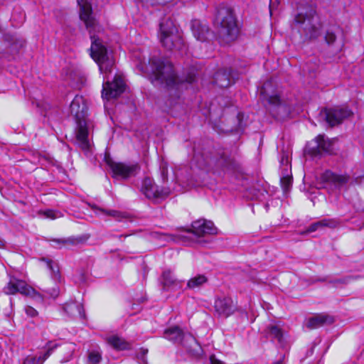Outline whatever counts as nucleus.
Here are the masks:
<instances>
[{
  "mask_svg": "<svg viewBox=\"0 0 364 364\" xmlns=\"http://www.w3.org/2000/svg\"><path fill=\"white\" fill-rule=\"evenodd\" d=\"M141 191L147 198L153 200L163 199L170 193L169 190L157 186L149 178L143 180Z\"/></svg>",
  "mask_w": 364,
  "mask_h": 364,
  "instance_id": "obj_11",
  "label": "nucleus"
},
{
  "mask_svg": "<svg viewBox=\"0 0 364 364\" xmlns=\"http://www.w3.org/2000/svg\"><path fill=\"white\" fill-rule=\"evenodd\" d=\"M43 259V261L46 262H47V264H48V267H49L50 269H52V264H51L52 261H51V260H49V259H44V258H43V259Z\"/></svg>",
  "mask_w": 364,
  "mask_h": 364,
  "instance_id": "obj_41",
  "label": "nucleus"
},
{
  "mask_svg": "<svg viewBox=\"0 0 364 364\" xmlns=\"http://www.w3.org/2000/svg\"><path fill=\"white\" fill-rule=\"evenodd\" d=\"M211 364H225L223 361L217 359L214 355L210 357Z\"/></svg>",
  "mask_w": 364,
  "mask_h": 364,
  "instance_id": "obj_36",
  "label": "nucleus"
},
{
  "mask_svg": "<svg viewBox=\"0 0 364 364\" xmlns=\"http://www.w3.org/2000/svg\"><path fill=\"white\" fill-rule=\"evenodd\" d=\"M333 142V139H328L324 134H320L314 139L315 145L306 146L305 153L315 157L321 155L323 152L333 154L334 153Z\"/></svg>",
  "mask_w": 364,
  "mask_h": 364,
  "instance_id": "obj_9",
  "label": "nucleus"
},
{
  "mask_svg": "<svg viewBox=\"0 0 364 364\" xmlns=\"http://www.w3.org/2000/svg\"><path fill=\"white\" fill-rule=\"evenodd\" d=\"M207 282L208 278L204 274H198L188 281L187 287L191 289L199 288Z\"/></svg>",
  "mask_w": 364,
  "mask_h": 364,
  "instance_id": "obj_26",
  "label": "nucleus"
},
{
  "mask_svg": "<svg viewBox=\"0 0 364 364\" xmlns=\"http://www.w3.org/2000/svg\"><path fill=\"white\" fill-rule=\"evenodd\" d=\"M99 210L107 215H109L115 218H119L122 215V213L120 212L114 210H106L104 209H99Z\"/></svg>",
  "mask_w": 364,
  "mask_h": 364,
  "instance_id": "obj_32",
  "label": "nucleus"
},
{
  "mask_svg": "<svg viewBox=\"0 0 364 364\" xmlns=\"http://www.w3.org/2000/svg\"><path fill=\"white\" fill-rule=\"evenodd\" d=\"M187 232H191L197 237L213 235L216 232V229L211 221L198 220L193 222L191 228L185 230Z\"/></svg>",
  "mask_w": 364,
  "mask_h": 364,
  "instance_id": "obj_14",
  "label": "nucleus"
},
{
  "mask_svg": "<svg viewBox=\"0 0 364 364\" xmlns=\"http://www.w3.org/2000/svg\"><path fill=\"white\" fill-rule=\"evenodd\" d=\"M64 310L71 316H76L77 314L82 317L84 316L82 306L77 303L66 304L64 306Z\"/></svg>",
  "mask_w": 364,
  "mask_h": 364,
  "instance_id": "obj_25",
  "label": "nucleus"
},
{
  "mask_svg": "<svg viewBox=\"0 0 364 364\" xmlns=\"http://www.w3.org/2000/svg\"><path fill=\"white\" fill-rule=\"evenodd\" d=\"M125 83L122 77L115 75L112 82L108 80L103 85L102 97L109 100L119 96L125 90Z\"/></svg>",
  "mask_w": 364,
  "mask_h": 364,
  "instance_id": "obj_12",
  "label": "nucleus"
},
{
  "mask_svg": "<svg viewBox=\"0 0 364 364\" xmlns=\"http://www.w3.org/2000/svg\"><path fill=\"white\" fill-rule=\"evenodd\" d=\"M216 22L219 24L218 35L222 42L229 43L236 39L238 28L235 18L230 11L220 9L217 14Z\"/></svg>",
  "mask_w": 364,
  "mask_h": 364,
  "instance_id": "obj_4",
  "label": "nucleus"
},
{
  "mask_svg": "<svg viewBox=\"0 0 364 364\" xmlns=\"http://www.w3.org/2000/svg\"><path fill=\"white\" fill-rule=\"evenodd\" d=\"M106 162L112 171V177L116 179H127L135 176L139 171V166L136 164L115 162L110 159Z\"/></svg>",
  "mask_w": 364,
  "mask_h": 364,
  "instance_id": "obj_8",
  "label": "nucleus"
},
{
  "mask_svg": "<svg viewBox=\"0 0 364 364\" xmlns=\"http://www.w3.org/2000/svg\"><path fill=\"white\" fill-rule=\"evenodd\" d=\"M141 1L146 4L154 5L160 3L159 0H141Z\"/></svg>",
  "mask_w": 364,
  "mask_h": 364,
  "instance_id": "obj_37",
  "label": "nucleus"
},
{
  "mask_svg": "<svg viewBox=\"0 0 364 364\" xmlns=\"http://www.w3.org/2000/svg\"><path fill=\"white\" fill-rule=\"evenodd\" d=\"M165 337L175 343L183 342V344L194 356H200L202 348L196 339L191 334L184 335L178 326H172L164 331Z\"/></svg>",
  "mask_w": 364,
  "mask_h": 364,
  "instance_id": "obj_6",
  "label": "nucleus"
},
{
  "mask_svg": "<svg viewBox=\"0 0 364 364\" xmlns=\"http://www.w3.org/2000/svg\"><path fill=\"white\" fill-rule=\"evenodd\" d=\"M295 22L305 41L316 38L321 34V24L315 9L311 6L308 11L299 12L295 17Z\"/></svg>",
  "mask_w": 364,
  "mask_h": 364,
  "instance_id": "obj_3",
  "label": "nucleus"
},
{
  "mask_svg": "<svg viewBox=\"0 0 364 364\" xmlns=\"http://www.w3.org/2000/svg\"><path fill=\"white\" fill-rule=\"evenodd\" d=\"M43 215L50 219H55L61 216L59 212L53 210H48L46 211H44Z\"/></svg>",
  "mask_w": 364,
  "mask_h": 364,
  "instance_id": "obj_31",
  "label": "nucleus"
},
{
  "mask_svg": "<svg viewBox=\"0 0 364 364\" xmlns=\"http://www.w3.org/2000/svg\"><path fill=\"white\" fill-rule=\"evenodd\" d=\"M107 341L110 346L117 350H124L129 347V344L118 336H111Z\"/></svg>",
  "mask_w": 364,
  "mask_h": 364,
  "instance_id": "obj_27",
  "label": "nucleus"
},
{
  "mask_svg": "<svg viewBox=\"0 0 364 364\" xmlns=\"http://www.w3.org/2000/svg\"><path fill=\"white\" fill-rule=\"evenodd\" d=\"M162 285L163 288L167 291H174L181 288V281L175 278L172 272L166 269L163 272L162 276Z\"/></svg>",
  "mask_w": 364,
  "mask_h": 364,
  "instance_id": "obj_16",
  "label": "nucleus"
},
{
  "mask_svg": "<svg viewBox=\"0 0 364 364\" xmlns=\"http://www.w3.org/2000/svg\"><path fill=\"white\" fill-rule=\"evenodd\" d=\"M4 291L6 294L20 293L36 299L43 300V296L39 292L28 286L24 281L16 279H11L4 287Z\"/></svg>",
  "mask_w": 364,
  "mask_h": 364,
  "instance_id": "obj_7",
  "label": "nucleus"
},
{
  "mask_svg": "<svg viewBox=\"0 0 364 364\" xmlns=\"http://www.w3.org/2000/svg\"><path fill=\"white\" fill-rule=\"evenodd\" d=\"M191 30L195 38L200 41H205L208 38L209 28L205 23L198 20H193L191 22Z\"/></svg>",
  "mask_w": 364,
  "mask_h": 364,
  "instance_id": "obj_18",
  "label": "nucleus"
},
{
  "mask_svg": "<svg viewBox=\"0 0 364 364\" xmlns=\"http://www.w3.org/2000/svg\"><path fill=\"white\" fill-rule=\"evenodd\" d=\"M70 112L77 120L82 121L87 114V105L82 96L76 95L73 100L70 106Z\"/></svg>",
  "mask_w": 364,
  "mask_h": 364,
  "instance_id": "obj_15",
  "label": "nucleus"
},
{
  "mask_svg": "<svg viewBox=\"0 0 364 364\" xmlns=\"http://www.w3.org/2000/svg\"><path fill=\"white\" fill-rule=\"evenodd\" d=\"M186 80L188 81V83H191L194 80V79L193 77H190Z\"/></svg>",
  "mask_w": 364,
  "mask_h": 364,
  "instance_id": "obj_44",
  "label": "nucleus"
},
{
  "mask_svg": "<svg viewBox=\"0 0 364 364\" xmlns=\"http://www.w3.org/2000/svg\"><path fill=\"white\" fill-rule=\"evenodd\" d=\"M102 359L101 354L98 351H91L88 355V360L91 364H97Z\"/></svg>",
  "mask_w": 364,
  "mask_h": 364,
  "instance_id": "obj_30",
  "label": "nucleus"
},
{
  "mask_svg": "<svg viewBox=\"0 0 364 364\" xmlns=\"http://www.w3.org/2000/svg\"><path fill=\"white\" fill-rule=\"evenodd\" d=\"M321 114L331 127H333L350 117L353 112L348 107H336L324 109L321 112Z\"/></svg>",
  "mask_w": 364,
  "mask_h": 364,
  "instance_id": "obj_10",
  "label": "nucleus"
},
{
  "mask_svg": "<svg viewBox=\"0 0 364 364\" xmlns=\"http://www.w3.org/2000/svg\"><path fill=\"white\" fill-rule=\"evenodd\" d=\"M270 84L271 83L269 82H267L264 84V85L261 88V91H260L261 95H263L264 99L267 100L269 102V103L272 104V105H279L280 100L277 95L269 96L267 94L266 90H267V87H269L270 85Z\"/></svg>",
  "mask_w": 364,
  "mask_h": 364,
  "instance_id": "obj_28",
  "label": "nucleus"
},
{
  "mask_svg": "<svg viewBox=\"0 0 364 364\" xmlns=\"http://www.w3.org/2000/svg\"><path fill=\"white\" fill-rule=\"evenodd\" d=\"M266 336L272 339H277L279 343L283 342V332L279 326L275 325L269 326L265 330Z\"/></svg>",
  "mask_w": 364,
  "mask_h": 364,
  "instance_id": "obj_24",
  "label": "nucleus"
},
{
  "mask_svg": "<svg viewBox=\"0 0 364 364\" xmlns=\"http://www.w3.org/2000/svg\"><path fill=\"white\" fill-rule=\"evenodd\" d=\"M340 225V221L337 218H323L309 226L306 232H312L323 228L334 229Z\"/></svg>",
  "mask_w": 364,
  "mask_h": 364,
  "instance_id": "obj_17",
  "label": "nucleus"
},
{
  "mask_svg": "<svg viewBox=\"0 0 364 364\" xmlns=\"http://www.w3.org/2000/svg\"><path fill=\"white\" fill-rule=\"evenodd\" d=\"M149 64L151 68L150 70H148L147 67L144 69L141 65L137 66L142 72H150L153 75L155 81L164 85L170 90H174L176 97H178L179 90L185 82L178 79L173 70V65L167 60H161L156 57L150 58Z\"/></svg>",
  "mask_w": 364,
  "mask_h": 364,
  "instance_id": "obj_2",
  "label": "nucleus"
},
{
  "mask_svg": "<svg viewBox=\"0 0 364 364\" xmlns=\"http://www.w3.org/2000/svg\"><path fill=\"white\" fill-rule=\"evenodd\" d=\"M213 82L219 87H228L232 82L230 70L228 69L218 70L215 74Z\"/></svg>",
  "mask_w": 364,
  "mask_h": 364,
  "instance_id": "obj_19",
  "label": "nucleus"
},
{
  "mask_svg": "<svg viewBox=\"0 0 364 364\" xmlns=\"http://www.w3.org/2000/svg\"><path fill=\"white\" fill-rule=\"evenodd\" d=\"M54 241L58 242V244L65 245L70 242V240H55Z\"/></svg>",
  "mask_w": 364,
  "mask_h": 364,
  "instance_id": "obj_40",
  "label": "nucleus"
},
{
  "mask_svg": "<svg viewBox=\"0 0 364 364\" xmlns=\"http://www.w3.org/2000/svg\"><path fill=\"white\" fill-rule=\"evenodd\" d=\"M25 312L30 317H36L38 315V311L31 306L25 307Z\"/></svg>",
  "mask_w": 364,
  "mask_h": 364,
  "instance_id": "obj_33",
  "label": "nucleus"
},
{
  "mask_svg": "<svg viewBox=\"0 0 364 364\" xmlns=\"http://www.w3.org/2000/svg\"><path fill=\"white\" fill-rule=\"evenodd\" d=\"M281 183L283 186V188L285 191L289 188V186L291 184V178L289 177H284L281 179Z\"/></svg>",
  "mask_w": 364,
  "mask_h": 364,
  "instance_id": "obj_35",
  "label": "nucleus"
},
{
  "mask_svg": "<svg viewBox=\"0 0 364 364\" xmlns=\"http://www.w3.org/2000/svg\"><path fill=\"white\" fill-rule=\"evenodd\" d=\"M88 131L87 127L79 122V126L77 132V140L80 143V147L82 149H87L89 148V141L87 140Z\"/></svg>",
  "mask_w": 364,
  "mask_h": 364,
  "instance_id": "obj_22",
  "label": "nucleus"
},
{
  "mask_svg": "<svg viewBox=\"0 0 364 364\" xmlns=\"http://www.w3.org/2000/svg\"><path fill=\"white\" fill-rule=\"evenodd\" d=\"M323 179L326 181L332 183L336 186H342L349 181V176L347 175H338L331 171H326L323 173Z\"/></svg>",
  "mask_w": 364,
  "mask_h": 364,
  "instance_id": "obj_21",
  "label": "nucleus"
},
{
  "mask_svg": "<svg viewBox=\"0 0 364 364\" xmlns=\"http://www.w3.org/2000/svg\"><path fill=\"white\" fill-rule=\"evenodd\" d=\"M214 308L216 314L224 318L230 316L236 310L233 300L227 296L217 298L215 301Z\"/></svg>",
  "mask_w": 364,
  "mask_h": 364,
  "instance_id": "obj_13",
  "label": "nucleus"
},
{
  "mask_svg": "<svg viewBox=\"0 0 364 364\" xmlns=\"http://www.w3.org/2000/svg\"><path fill=\"white\" fill-rule=\"evenodd\" d=\"M1 245V241L0 240V245Z\"/></svg>",
  "mask_w": 364,
  "mask_h": 364,
  "instance_id": "obj_48",
  "label": "nucleus"
},
{
  "mask_svg": "<svg viewBox=\"0 0 364 364\" xmlns=\"http://www.w3.org/2000/svg\"><path fill=\"white\" fill-rule=\"evenodd\" d=\"M174 0H166V1H173Z\"/></svg>",
  "mask_w": 364,
  "mask_h": 364,
  "instance_id": "obj_47",
  "label": "nucleus"
},
{
  "mask_svg": "<svg viewBox=\"0 0 364 364\" xmlns=\"http://www.w3.org/2000/svg\"><path fill=\"white\" fill-rule=\"evenodd\" d=\"M57 345L51 346H48L47 351L38 358L36 356L28 355L23 360L22 364H43V362L50 355L53 348H56Z\"/></svg>",
  "mask_w": 364,
  "mask_h": 364,
  "instance_id": "obj_23",
  "label": "nucleus"
},
{
  "mask_svg": "<svg viewBox=\"0 0 364 364\" xmlns=\"http://www.w3.org/2000/svg\"><path fill=\"white\" fill-rule=\"evenodd\" d=\"M46 292L52 298H56L59 294L58 287H53L50 289H48Z\"/></svg>",
  "mask_w": 364,
  "mask_h": 364,
  "instance_id": "obj_34",
  "label": "nucleus"
},
{
  "mask_svg": "<svg viewBox=\"0 0 364 364\" xmlns=\"http://www.w3.org/2000/svg\"><path fill=\"white\" fill-rule=\"evenodd\" d=\"M333 318L328 315L318 314L308 319L306 326L310 329L319 328L326 323H332Z\"/></svg>",
  "mask_w": 364,
  "mask_h": 364,
  "instance_id": "obj_20",
  "label": "nucleus"
},
{
  "mask_svg": "<svg viewBox=\"0 0 364 364\" xmlns=\"http://www.w3.org/2000/svg\"><path fill=\"white\" fill-rule=\"evenodd\" d=\"M335 282H336V283H343V282H343V281H342V280H340V279H339V280H336V281H335Z\"/></svg>",
  "mask_w": 364,
  "mask_h": 364,
  "instance_id": "obj_45",
  "label": "nucleus"
},
{
  "mask_svg": "<svg viewBox=\"0 0 364 364\" xmlns=\"http://www.w3.org/2000/svg\"><path fill=\"white\" fill-rule=\"evenodd\" d=\"M278 108H279V109H284V107H283V106L279 105V106L278 107Z\"/></svg>",
  "mask_w": 364,
  "mask_h": 364,
  "instance_id": "obj_46",
  "label": "nucleus"
},
{
  "mask_svg": "<svg viewBox=\"0 0 364 364\" xmlns=\"http://www.w3.org/2000/svg\"><path fill=\"white\" fill-rule=\"evenodd\" d=\"M71 357V350L68 353V358L65 360H62L61 362L63 363V362H67L69 358Z\"/></svg>",
  "mask_w": 364,
  "mask_h": 364,
  "instance_id": "obj_43",
  "label": "nucleus"
},
{
  "mask_svg": "<svg viewBox=\"0 0 364 364\" xmlns=\"http://www.w3.org/2000/svg\"><path fill=\"white\" fill-rule=\"evenodd\" d=\"M279 1L278 0H270V4H269V10H270V13H272V10L273 9V7L275 6L276 4H277Z\"/></svg>",
  "mask_w": 364,
  "mask_h": 364,
  "instance_id": "obj_38",
  "label": "nucleus"
},
{
  "mask_svg": "<svg viewBox=\"0 0 364 364\" xmlns=\"http://www.w3.org/2000/svg\"><path fill=\"white\" fill-rule=\"evenodd\" d=\"M159 38L162 46L167 50L182 49L183 39L171 19H164L160 23Z\"/></svg>",
  "mask_w": 364,
  "mask_h": 364,
  "instance_id": "obj_5",
  "label": "nucleus"
},
{
  "mask_svg": "<svg viewBox=\"0 0 364 364\" xmlns=\"http://www.w3.org/2000/svg\"><path fill=\"white\" fill-rule=\"evenodd\" d=\"M219 163H220V166H226V165L228 164V163H227V160H226V158H225L224 156H223V157L221 158V159L220 160Z\"/></svg>",
  "mask_w": 364,
  "mask_h": 364,
  "instance_id": "obj_39",
  "label": "nucleus"
},
{
  "mask_svg": "<svg viewBox=\"0 0 364 364\" xmlns=\"http://www.w3.org/2000/svg\"><path fill=\"white\" fill-rule=\"evenodd\" d=\"M336 34L334 29L331 28L326 31L324 39L328 46H333L336 41Z\"/></svg>",
  "mask_w": 364,
  "mask_h": 364,
  "instance_id": "obj_29",
  "label": "nucleus"
},
{
  "mask_svg": "<svg viewBox=\"0 0 364 364\" xmlns=\"http://www.w3.org/2000/svg\"><path fill=\"white\" fill-rule=\"evenodd\" d=\"M284 357V356L283 355L281 359H279V360L274 362L273 364H284V362H283Z\"/></svg>",
  "mask_w": 364,
  "mask_h": 364,
  "instance_id": "obj_42",
  "label": "nucleus"
},
{
  "mask_svg": "<svg viewBox=\"0 0 364 364\" xmlns=\"http://www.w3.org/2000/svg\"><path fill=\"white\" fill-rule=\"evenodd\" d=\"M80 7V18L85 23L86 28L91 34L92 45L90 48L91 56L98 64L100 70L105 75L104 78H107V75L112 71L114 60L112 56L107 54L106 48L102 45L101 40L92 34V31L101 28L95 18L92 16V8L88 0H77Z\"/></svg>",
  "mask_w": 364,
  "mask_h": 364,
  "instance_id": "obj_1",
  "label": "nucleus"
}]
</instances>
